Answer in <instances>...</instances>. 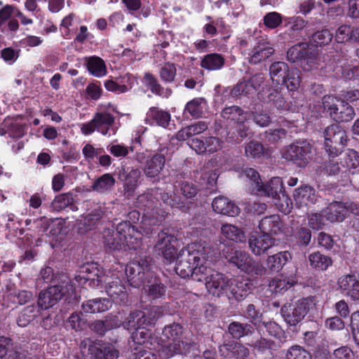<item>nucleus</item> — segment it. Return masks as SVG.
Listing matches in <instances>:
<instances>
[{
	"instance_id": "obj_57",
	"label": "nucleus",
	"mask_w": 359,
	"mask_h": 359,
	"mask_svg": "<svg viewBox=\"0 0 359 359\" xmlns=\"http://www.w3.org/2000/svg\"><path fill=\"white\" fill-rule=\"evenodd\" d=\"M41 222L43 224L50 227V230L47 233L50 237L55 238L62 233V224L60 221H52L50 224H49V221L46 219H41Z\"/></svg>"
},
{
	"instance_id": "obj_21",
	"label": "nucleus",
	"mask_w": 359,
	"mask_h": 359,
	"mask_svg": "<svg viewBox=\"0 0 359 359\" xmlns=\"http://www.w3.org/2000/svg\"><path fill=\"white\" fill-rule=\"evenodd\" d=\"M341 172L343 173H350L352 175L359 173V155L353 149H348L340 162Z\"/></svg>"
},
{
	"instance_id": "obj_42",
	"label": "nucleus",
	"mask_w": 359,
	"mask_h": 359,
	"mask_svg": "<svg viewBox=\"0 0 359 359\" xmlns=\"http://www.w3.org/2000/svg\"><path fill=\"white\" fill-rule=\"evenodd\" d=\"M358 278L355 275L343 276L338 279V287L346 295L351 297V292L355 289Z\"/></svg>"
},
{
	"instance_id": "obj_48",
	"label": "nucleus",
	"mask_w": 359,
	"mask_h": 359,
	"mask_svg": "<svg viewBox=\"0 0 359 359\" xmlns=\"http://www.w3.org/2000/svg\"><path fill=\"white\" fill-rule=\"evenodd\" d=\"M236 359H245L249 355V350L243 344L238 342H231L224 345Z\"/></svg>"
},
{
	"instance_id": "obj_58",
	"label": "nucleus",
	"mask_w": 359,
	"mask_h": 359,
	"mask_svg": "<svg viewBox=\"0 0 359 359\" xmlns=\"http://www.w3.org/2000/svg\"><path fill=\"white\" fill-rule=\"evenodd\" d=\"M201 177L202 184L212 187L216 184L218 175L215 170L208 171L205 169L202 171Z\"/></svg>"
},
{
	"instance_id": "obj_22",
	"label": "nucleus",
	"mask_w": 359,
	"mask_h": 359,
	"mask_svg": "<svg viewBox=\"0 0 359 359\" xmlns=\"http://www.w3.org/2000/svg\"><path fill=\"white\" fill-rule=\"evenodd\" d=\"M309 46L307 43H299L291 47L287 53V60L292 62L304 60L309 64L313 57L309 55Z\"/></svg>"
},
{
	"instance_id": "obj_41",
	"label": "nucleus",
	"mask_w": 359,
	"mask_h": 359,
	"mask_svg": "<svg viewBox=\"0 0 359 359\" xmlns=\"http://www.w3.org/2000/svg\"><path fill=\"white\" fill-rule=\"evenodd\" d=\"M309 261L312 267L321 270H326L332 264V260L329 257L318 252L311 254L309 256Z\"/></svg>"
},
{
	"instance_id": "obj_16",
	"label": "nucleus",
	"mask_w": 359,
	"mask_h": 359,
	"mask_svg": "<svg viewBox=\"0 0 359 359\" xmlns=\"http://www.w3.org/2000/svg\"><path fill=\"white\" fill-rule=\"evenodd\" d=\"M274 52V49L270 43L266 40H260L248 53L246 58L252 64L259 63L269 57Z\"/></svg>"
},
{
	"instance_id": "obj_1",
	"label": "nucleus",
	"mask_w": 359,
	"mask_h": 359,
	"mask_svg": "<svg viewBox=\"0 0 359 359\" xmlns=\"http://www.w3.org/2000/svg\"><path fill=\"white\" fill-rule=\"evenodd\" d=\"M215 255L205 242L192 243L180 253L176 273L183 278L191 276L197 281L204 280L208 292L213 296L219 297L228 290L236 293L223 273L210 268Z\"/></svg>"
},
{
	"instance_id": "obj_43",
	"label": "nucleus",
	"mask_w": 359,
	"mask_h": 359,
	"mask_svg": "<svg viewBox=\"0 0 359 359\" xmlns=\"http://www.w3.org/2000/svg\"><path fill=\"white\" fill-rule=\"evenodd\" d=\"M74 201L71 194H60L55 198L51 203V207L54 210L60 211L72 204Z\"/></svg>"
},
{
	"instance_id": "obj_61",
	"label": "nucleus",
	"mask_w": 359,
	"mask_h": 359,
	"mask_svg": "<svg viewBox=\"0 0 359 359\" xmlns=\"http://www.w3.org/2000/svg\"><path fill=\"white\" fill-rule=\"evenodd\" d=\"M145 290L148 292V294L153 299L161 297L165 294V287L161 283H155L151 285H149Z\"/></svg>"
},
{
	"instance_id": "obj_47",
	"label": "nucleus",
	"mask_w": 359,
	"mask_h": 359,
	"mask_svg": "<svg viewBox=\"0 0 359 359\" xmlns=\"http://www.w3.org/2000/svg\"><path fill=\"white\" fill-rule=\"evenodd\" d=\"M300 72L297 69H292L288 71L287 77L285 76V83L290 90H295L299 88L301 83Z\"/></svg>"
},
{
	"instance_id": "obj_56",
	"label": "nucleus",
	"mask_w": 359,
	"mask_h": 359,
	"mask_svg": "<svg viewBox=\"0 0 359 359\" xmlns=\"http://www.w3.org/2000/svg\"><path fill=\"white\" fill-rule=\"evenodd\" d=\"M332 39V34L328 29L317 32L312 36L313 41L319 46L328 44Z\"/></svg>"
},
{
	"instance_id": "obj_17",
	"label": "nucleus",
	"mask_w": 359,
	"mask_h": 359,
	"mask_svg": "<svg viewBox=\"0 0 359 359\" xmlns=\"http://www.w3.org/2000/svg\"><path fill=\"white\" fill-rule=\"evenodd\" d=\"M88 352L94 359H118V351L111 344L94 342L88 347Z\"/></svg>"
},
{
	"instance_id": "obj_44",
	"label": "nucleus",
	"mask_w": 359,
	"mask_h": 359,
	"mask_svg": "<svg viewBox=\"0 0 359 359\" xmlns=\"http://www.w3.org/2000/svg\"><path fill=\"white\" fill-rule=\"evenodd\" d=\"M131 337L134 344L143 345L147 344L148 343L152 344V342H150L151 339V332L144 327L137 329L133 332Z\"/></svg>"
},
{
	"instance_id": "obj_18",
	"label": "nucleus",
	"mask_w": 359,
	"mask_h": 359,
	"mask_svg": "<svg viewBox=\"0 0 359 359\" xmlns=\"http://www.w3.org/2000/svg\"><path fill=\"white\" fill-rule=\"evenodd\" d=\"M94 121L97 126V131L103 135H113L116 130L112 127L115 118L107 111L97 112L95 114Z\"/></svg>"
},
{
	"instance_id": "obj_30",
	"label": "nucleus",
	"mask_w": 359,
	"mask_h": 359,
	"mask_svg": "<svg viewBox=\"0 0 359 359\" xmlns=\"http://www.w3.org/2000/svg\"><path fill=\"white\" fill-rule=\"evenodd\" d=\"M296 281L294 279L290 280L282 275L272 279L269 284V290L271 293H281L294 285Z\"/></svg>"
},
{
	"instance_id": "obj_29",
	"label": "nucleus",
	"mask_w": 359,
	"mask_h": 359,
	"mask_svg": "<svg viewBox=\"0 0 359 359\" xmlns=\"http://www.w3.org/2000/svg\"><path fill=\"white\" fill-rule=\"evenodd\" d=\"M291 255L288 251H283L269 256L266 264L269 270L278 272L291 259Z\"/></svg>"
},
{
	"instance_id": "obj_3",
	"label": "nucleus",
	"mask_w": 359,
	"mask_h": 359,
	"mask_svg": "<svg viewBox=\"0 0 359 359\" xmlns=\"http://www.w3.org/2000/svg\"><path fill=\"white\" fill-rule=\"evenodd\" d=\"M242 176L249 180L248 189L252 194L276 198L280 194L283 193V182L280 177H273L268 184L264 185L259 173L252 168H245L243 170Z\"/></svg>"
},
{
	"instance_id": "obj_62",
	"label": "nucleus",
	"mask_w": 359,
	"mask_h": 359,
	"mask_svg": "<svg viewBox=\"0 0 359 359\" xmlns=\"http://www.w3.org/2000/svg\"><path fill=\"white\" fill-rule=\"evenodd\" d=\"M261 325H263L269 335L274 337L279 338L282 335L283 330L275 322L264 323L262 321Z\"/></svg>"
},
{
	"instance_id": "obj_53",
	"label": "nucleus",
	"mask_w": 359,
	"mask_h": 359,
	"mask_svg": "<svg viewBox=\"0 0 359 359\" xmlns=\"http://www.w3.org/2000/svg\"><path fill=\"white\" fill-rule=\"evenodd\" d=\"M353 29L348 25H341L336 31L335 38L338 43H344L350 39H353L352 37Z\"/></svg>"
},
{
	"instance_id": "obj_8",
	"label": "nucleus",
	"mask_w": 359,
	"mask_h": 359,
	"mask_svg": "<svg viewBox=\"0 0 359 359\" xmlns=\"http://www.w3.org/2000/svg\"><path fill=\"white\" fill-rule=\"evenodd\" d=\"M73 292V286L69 282H63L61 285L49 287L39 292L38 306L41 310H46L57 304L63 296Z\"/></svg>"
},
{
	"instance_id": "obj_49",
	"label": "nucleus",
	"mask_w": 359,
	"mask_h": 359,
	"mask_svg": "<svg viewBox=\"0 0 359 359\" xmlns=\"http://www.w3.org/2000/svg\"><path fill=\"white\" fill-rule=\"evenodd\" d=\"M160 76L165 82H172L174 81L176 75L175 66L170 62L164 64L159 72Z\"/></svg>"
},
{
	"instance_id": "obj_5",
	"label": "nucleus",
	"mask_w": 359,
	"mask_h": 359,
	"mask_svg": "<svg viewBox=\"0 0 359 359\" xmlns=\"http://www.w3.org/2000/svg\"><path fill=\"white\" fill-rule=\"evenodd\" d=\"M223 255L229 262L248 274L262 276L266 273V269L261 263L255 261L246 252L231 248L226 251L223 250Z\"/></svg>"
},
{
	"instance_id": "obj_33",
	"label": "nucleus",
	"mask_w": 359,
	"mask_h": 359,
	"mask_svg": "<svg viewBox=\"0 0 359 359\" xmlns=\"http://www.w3.org/2000/svg\"><path fill=\"white\" fill-rule=\"evenodd\" d=\"M224 57L217 53H211L205 55L201 60V65L208 70H217L223 67Z\"/></svg>"
},
{
	"instance_id": "obj_6",
	"label": "nucleus",
	"mask_w": 359,
	"mask_h": 359,
	"mask_svg": "<svg viewBox=\"0 0 359 359\" xmlns=\"http://www.w3.org/2000/svg\"><path fill=\"white\" fill-rule=\"evenodd\" d=\"M322 104L324 109L337 122H347L355 116L354 109L334 96H324Z\"/></svg>"
},
{
	"instance_id": "obj_12",
	"label": "nucleus",
	"mask_w": 359,
	"mask_h": 359,
	"mask_svg": "<svg viewBox=\"0 0 359 359\" xmlns=\"http://www.w3.org/2000/svg\"><path fill=\"white\" fill-rule=\"evenodd\" d=\"M325 147L329 155H337V146L344 145L346 142V135L344 130L337 124H332L325 130Z\"/></svg>"
},
{
	"instance_id": "obj_46",
	"label": "nucleus",
	"mask_w": 359,
	"mask_h": 359,
	"mask_svg": "<svg viewBox=\"0 0 359 359\" xmlns=\"http://www.w3.org/2000/svg\"><path fill=\"white\" fill-rule=\"evenodd\" d=\"M251 326L243 325L240 323L233 322L229 326V332L233 337L239 339L251 332Z\"/></svg>"
},
{
	"instance_id": "obj_31",
	"label": "nucleus",
	"mask_w": 359,
	"mask_h": 359,
	"mask_svg": "<svg viewBox=\"0 0 359 359\" xmlns=\"http://www.w3.org/2000/svg\"><path fill=\"white\" fill-rule=\"evenodd\" d=\"M263 77L261 76H255L252 77L248 81H243L240 82L236 85V86L233 89L232 94L235 96L238 95H248L249 94L252 93L256 86L254 85L255 81H260L262 82Z\"/></svg>"
},
{
	"instance_id": "obj_52",
	"label": "nucleus",
	"mask_w": 359,
	"mask_h": 359,
	"mask_svg": "<svg viewBox=\"0 0 359 359\" xmlns=\"http://www.w3.org/2000/svg\"><path fill=\"white\" fill-rule=\"evenodd\" d=\"M244 316L247 319L257 325L259 328L261 327L262 313L255 309V307L253 304H249L247 306L244 312Z\"/></svg>"
},
{
	"instance_id": "obj_54",
	"label": "nucleus",
	"mask_w": 359,
	"mask_h": 359,
	"mask_svg": "<svg viewBox=\"0 0 359 359\" xmlns=\"http://www.w3.org/2000/svg\"><path fill=\"white\" fill-rule=\"evenodd\" d=\"M245 151L248 157L257 158L263 154V147L259 142L252 141L245 146Z\"/></svg>"
},
{
	"instance_id": "obj_39",
	"label": "nucleus",
	"mask_w": 359,
	"mask_h": 359,
	"mask_svg": "<svg viewBox=\"0 0 359 359\" xmlns=\"http://www.w3.org/2000/svg\"><path fill=\"white\" fill-rule=\"evenodd\" d=\"M222 116L226 119L234 121L236 123H244L249 117L247 113H243L237 106L226 107L222 111Z\"/></svg>"
},
{
	"instance_id": "obj_10",
	"label": "nucleus",
	"mask_w": 359,
	"mask_h": 359,
	"mask_svg": "<svg viewBox=\"0 0 359 359\" xmlns=\"http://www.w3.org/2000/svg\"><path fill=\"white\" fill-rule=\"evenodd\" d=\"M309 309V300L301 299L285 304L280 309V313L287 324L294 326L304 318Z\"/></svg>"
},
{
	"instance_id": "obj_64",
	"label": "nucleus",
	"mask_w": 359,
	"mask_h": 359,
	"mask_svg": "<svg viewBox=\"0 0 359 359\" xmlns=\"http://www.w3.org/2000/svg\"><path fill=\"white\" fill-rule=\"evenodd\" d=\"M352 333L355 342L359 345V311L351 316Z\"/></svg>"
},
{
	"instance_id": "obj_23",
	"label": "nucleus",
	"mask_w": 359,
	"mask_h": 359,
	"mask_svg": "<svg viewBox=\"0 0 359 359\" xmlns=\"http://www.w3.org/2000/svg\"><path fill=\"white\" fill-rule=\"evenodd\" d=\"M259 227L264 233L276 235L283 231V224L278 215H272L262 218Z\"/></svg>"
},
{
	"instance_id": "obj_36",
	"label": "nucleus",
	"mask_w": 359,
	"mask_h": 359,
	"mask_svg": "<svg viewBox=\"0 0 359 359\" xmlns=\"http://www.w3.org/2000/svg\"><path fill=\"white\" fill-rule=\"evenodd\" d=\"M38 313L39 311L34 305L24 308L17 318L18 326L22 327L27 326L38 316Z\"/></svg>"
},
{
	"instance_id": "obj_7",
	"label": "nucleus",
	"mask_w": 359,
	"mask_h": 359,
	"mask_svg": "<svg viewBox=\"0 0 359 359\" xmlns=\"http://www.w3.org/2000/svg\"><path fill=\"white\" fill-rule=\"evenodd\" d=\"M189 245L190 244L177 254V249L178 246V241L177 238L174 235L169 233L168 231H162L158 234V239L154 245V249L158 254L161 255L162 257L168 262H172L177 258V264H178L180 253ZM177 266V265H176L175 268Z\"/></svg>"
},
{
	"instance_id": "obj_40",
	"label": "nucleus",
	"mask_w": 359,
	"mask_h": 359,
	"mask_svg": "<svg viewBox=\"0 0 359 359\" xmlns=\"http://www.w3.org/2000/svg\"><path fill=\"white\" fill-rule=\"evenodd\" d=\"M115 179L110 174H104L98 178L93 184V191L104 193L109 191L115 184Z\"/></svg>"
},
{
	"instance_id": "obj_37",
	"label": "nucleus",
	"mask_w": 359,
	"mask_h": 359,
	"mask_svg": "<svg viewBox=\"0 0 359 359\" xmlns=\"http://www.w3.org/2000/svg\"><path fill=\"white\" fill-rule=\"evenodd\" d=\"M101 216V210H95V211L83 217V218L78 224L79 229L81 231V233L87 231L90 229L91 227L95 226L99 222Z\"/></svg>"
},
{
	"instance_id": "obj_28",
	"label": "nucleus",
	"mask_w": 359,
	"mask_h": 359,
	"mask_svg": "<svg viewBox=\"0 0 359 359\" xmlns=\"http://www.w3.org/2000/svg\"><path fill=\"white\" fill-rule=\"evenodd\" d=\"M145 311H136L131 313L123 322V327L130 330L141 328L144 325H149L152 323L151 320H147Z\"/></svg>"
},
{
	"instance_id": "obj_63",
	"label": "nucleus",
	"mask_w": 359,
	"mask_h": 359,
	"mask_svg": "<svg viewBox=\"0 0 359 359\" xmlns=\"http://www.w3.org/2000/svg\"><path fill=\"white\" fill-rule=\"evenodd\" d=\"M67 323L73 330L76 331L82 330L86 325V323L81 318L77 313H72L68 318Z\"/></svg>"
},
{
	"instance_id": "obj_19",
	"label": "nucleus",
	"mask_w": 359,
	"mask_h": 359,
	"mask_svg": "<svg viewBox=\"0 0 359 359\" xmlns=\"http://www.w3.org/2000/svg\"><path fill=\"white\" fill-rule=\"evenodd\" d=\"M165 163V156L161 154H156L148 158L144 163V175L149 178L157 177L164 168Z\"/></svg>"
},
{
	"instance_id": "obj_13",
	"label": "nucleus",
	"mask_w": 359,
	"mask_h": 359,
	"mask_svg": "<svg viewBox=\"0 0 359 359\" xmlns=\"http://www.w3.org/2000/svg\"><path fill=\"white\" fill-rule=\"evenodd\" d=\"M275 244V240L268 233L255 232L248 240L249 248L256 256L265 254Z\"/></svg>"
},
{
	"instance_id": "obj_50",
	"label": "nucleus",
	"mask_w": 359,
	"mask_h": 359,
	"mask_svg": "<svg viewBox=\"0 0 359 359\" xmlns=\"http://www.w3.org/2000/svg\"><path fill=\"white\" fill-rule=\"evenodd\" d=\"M282 15L277 12H270L263 18L264 25L269 29H275L282 23Z\"/></svg>"
},
{
	"instance_id": "obj_14",
	"label": "nucleus",
	"mask_w": 359,
	"mask_h": 359,
	"mask_svg": "<svg viewBox=\"0 0 359 359\" xmlns=\"http://www.w3.org/2000/svg\"><path fill=\"white\" fill-rule=\"evenodd\" d=\"M224 142L217 137H207L204 140L194 138L191 141L190 147L197 154L215 153L223 147Z\"/></svg>"
},
{
	"instance_id": "obj_60",
	"label": "nucleus",
	"mask_w": 359,
	"mask_h": 359,
	"mask_svg": "<svg viewBox=\"0 0 359 359\" xmlns=\"http://www.w3.org/2000/svg\"><path fill=\"white\" fill-rule=\"evenodd\" d=\"M333 359H355V355L350 348L341 346L334 351Z\"/></svg>"
},
{
	"instance_id": "obj_25",
	"label": "nucleus",
	"mask_w": 359,
	"mask_h": 359,
	"mask_svg": "<svg viewBox=\"0 0 359 359\" xmlns=\"http://www.w3.org/2000/svg\"><path fill=\"white\" fill-rule=\"evenodd\" d=\"M294 199L299 206L313 204L316 201L315 190L309 186L301 187L294 190Z\"/></svg>"
},
{
	"instance_id": "obj_2",
	"label": "nucleus",
	"mask_w": 359,
	"mask_h": 359,
	"mask_svg": "<svg viewBox=\"0 0 359 359\" xmlns=\"http://www.w3.org/2000/svg\"><path fill=\"white\" fill-rule=\"evenodd\" d=\"M163 215L154 217L149 212L144 214L141 231L130 223L122 222L117 224L116 231L107 229L103 232V243L109 250H118L125 246L130 248L137 247L143 233L149 235L151 230L144 226L156 225L162 221Z\"/></svg>"
},
{
	"instance_id": "obj_27",
	"label": "nucleus",
	"mask_w": 359,
	"mask_h": 359,
	"mask_svg": "<svg viewBox=\"0 0 359 359\" xmlns=\"http://www.w3.org/2000/svg\"><path fill=\"white\" fill-rule=\"evenodd\" d=\"M111 306L112 303L108 299L97 298L83 303L82 310L86 313H96L107 311Z\"/></svg>"
},
{
	"instance_id": "obj_38",
	"label": "nucleus",
	"mask_w": 359,
	"mask_h": 359,
	"mask_svg": "<svg viewBox=\"0 0 359 359\" xmlns=\"http://www.w3.org/2000/svg\"><path fill=\"white\" fill-rule=\"evenodd\" d=\"M287 72V65L283 62H274L270 67L271 79L278 84L285 81V76Z\"/></svg>"
},
{
	"instance_id": "obj_45",
	"label": "nucleus",
	"mask_w": 359,
	"mask_h": 359,
	"mask_svg": "<svg viewBox=\"0 0 359 359\" xmlns=\"http://www.w3.org/2000/svg\"><path fill=\"white\" fill-rule=\"evenodd\" d=\"M286 359H311V353L299 345L291 346L286 353Z\"/></svg>"
},
{
	"instance_id": "obj_15",
	"label": "nucleus",
	"mask_w": 359,
	"mask_h": 359,
	"mask_svg": "<svg viewBox=\"0 0 359 359\" xmlns=\"http://www.w3.org/2000/svg\"><path fill=\"white\" fill-rule=\"evenodd\" d=\"M103 283H106V292L114 302L124 304L126 302L128 294L126 287L118 277L111 278L107 276Z\"/></svg>"
},
{
	"instance_id": "obj_55",
	"label": "nucleus",
	"mask_w": 359,
	"mask_h": 359,
	"mask_svg": "<svg viewBox=\"0 0 359 359\" xmlns=\"http://www.w3.org/2000/svg\"><path fill=\"white\" fill-rule=\"evenodd\" d=\"M144 82L151 89L152 93L158 95H163V88L152 74L146 73L144 77Z\"/></svg>"
},
{
	"instance_id": "obj_11",
	"label": "nucleus",
	"mask_w": 359,
	"mask_h": 359,
	"mask_svg": "<svg viewBox=\"0 0 359 359\" xmlns=\"http://www.w3.org/2000/svg\"><path fill=\"white\" fill-rule=\"evenodd\" d=\"M150 257H140L128 263L126 266L128 280L133 287H138L142 282L146 273L151 269Z\"/></svg>"
},
{
	"instance_id": "obj_59",
	"label": "nucleus",
	"mask_w": 359,
	"mask_h": 359,
	"mask_svg": "<svg viewBox=\"0 0 359 359\" xmlns=\"http://www.w3.org/2000/svg\"><path fill=\"white\" fill-rule=\"evenodd\" d=\"M181 193L187 198H193L198 192L196 187L191 182H183L180 187Z\"/></svg>"
},
{
	"instance_id": "obj_35",
	"label": "nucleus",
	"mask_w": 359,
	"mask_h": 359,
	"mask_svg": "<svg viewBox=\"0 0 359 359\" xmlns=\"http://www.w3.org/2000/svg\"><path fill=\"white\" fill-rule=\"evenodd\" d=\"M87 67L89 72L96 77H102L107 74L104 62L99 57L93 56L89 57Z\"/></svg>"
},
{
	"instance_id": "obj_4",
	"label": "nucleus",
	"mask_w": 359,
	"mask_h": 359,
	"mask_svg": "<svg viewBox=\"0 0 359 359\" xmlns=\"http://www.w3.org/2000/svg\"><path fill=\"white\" fill-rule=\"evenodd\" d=\"M182 327L179 324H172L165 327L163 336L168 341L159 350V355L163 358H168L175 354H185L190 347V344L180 340Z\"/></svg>"
},
{
	"instance_id": "obj_32",
	"label": "nucleus",
	"mask_w": 359,
	"mask_h": 359,
	"mask_svg": "<svg viewBox=\"0 0 359 359\" xmlns=\"http://www.w3.org/2000/svg\"><path fill=\"white\" fill-rule=\"evenodd\" d=\"M152 119L158 126L165 128L170 121V114L165 111L151 107L147 113V120Z\"/></svg>"
},
{
	"instance_id": "obj_9",
	"label": "nucleus",
	"mask_w": 359,
	"mask_h": 359,
	"mask_svg": "<svg viewBox=\"0 0 359 359\" xmlns=\"http://www.w3.org/2000/svg\"><path fill=\"white\" fill-rule=\"evenodd\" d=\"M312 156L313 148L306 141H299L290 144L283 154L284 158L292 161L300 168L305 167Z\"/></svg>"
},
{
	"instance_id": "obj_51",
	"label": "nucleus",
	"mask_w": 359,
	"mask_h": 359,
	"mask_svg": "<svg viewBox=\"0 0 359 359\" xmlns=\"http://www.w3.org/2000/svg\"><path fill=\"white\" fill-rule=\"evenodd\" d=\"M201 99H194L189 102L185 107L184 112H188L191 116L198 118L203 112Z\"/></svg>"
},
{
	"instance_id": "obj_20",
	"label": "nucleus",
	"mask_w": 359,
	"mask_h": 359,
	"mask_svg": "<svg viewBox=\"0 0 359 359\" xmlns=\"http://www.w3.org/2000/svg\"><path fill=\"white\" fill-rule=\"evenodd\" d=\"M215 212L231 217L238 215L239 208L229 198L224 196L216 197L212 203Z\"/></svg>"
},
{
	"instance_id": "obj_34",
	"label": "nucleus",
	"mask_w": 359,
	"mask_h": 359,
	"mask_svg": "<svg viewBox=\"0 0 359 359\" xmlns=\"http://www.w3.org/2000/svg\"><path fill=\"white\" fill-rule=\"evenodd\" d=\"M221 233L226 238L236 242H242L245 238L241 229L236 226L229 224H225L222 226Z\"/></svg>"
},
{
	"instance_id": "obj_26",
	"label": "nucleus",
	"mask_w": 359,
	"mask_h": 359,
	"mask_svg": "<svg viewBox=\"0 0 359 359\" xmlns=\"http://www.w3.org/2000/svg\"><path fill=\"white\" fill-rule=\"evenodd\" d=\"M83 278L93 286L102 283L107 276L100 275V270L95 263H87L82 267Z\"/></svg>"
},
{
	"instance_id": "obj_24",
	"label": "nucleus",
	"mask_w": 359,
	"mask_h": 359,
	"mask_svg": "<svg viewBox=\"0 0 359 359\" xmlns=\"http://www.w3.org/2000/svg\"><path fill=\"white\" fill-rule=\"evenodd\" d=\"M346 214V206L340 202L332 203L323 210V216L331 222L343 221Z\"/></svg>"
}]
</instances>
